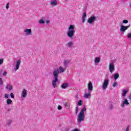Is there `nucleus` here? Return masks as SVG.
Here are the masks:
<instances>
[{
  "label": "nucleus",
  "instance_id": "nucleus-1",
  "mask_svg": "<svg viewBox=\"0 0 131 131\" xmlns=\"http://www.w3.org/2000/svg\"><path fill=\"white\" fill-rule=\"evenodd\" d=\"M64 72L65 70H64V68H63L62 67H60L59 69H54V70L53 72V75L54 77V79L52 81V86L54 89L57 88V82H58L59 80V79H58V77H59V74H60V73H62Z\"/></svg>",
  "mask_w": 131,
  "mask_h": 131
},
{
  "label": "nucleus",
  "instance_id": "nucleus-2",
  "mask_svg": "<svg viewBox=\"0 0 131 131\" xmlns=\"http://www.w3.org/2000/svg\"><path fill=\"white\" fill-rule=\"evenodd\" d=\"M85 111H86V108H85V105H84L83 108H81L78 115L77 123L79 124L80 122H82V121H84V118H85L84 112H85Z\"/></svg>",
  "mask_w": 131,
  "mask_h": 131
},
{
  "label": "nucleus",
  "instance_id": "nucleus-3",
  "mask_svg": "<svg viewBox=\"0 0 131 131\" xmlns=\"http://www.w3.org/2000/svg\"><path fill=\"white\" fill-rule=\"evenodd\" d=\"M68 29V31L67 33V35L70 38L72 39V38L74 36V33H75V27H74V25H71Z\"/></svg>",
  "mask_w": 131,
  "mask_h": 131
},
{
  "label": "nucleus",
  "instance_id": "nucleus-4",
  "mask_svg": "<svg viewBox=\"0 0 131 131\" xmlns=\"http://www.w3.org/2000/svg\"><path fill=\"white\" fill-rule=\"evenodd\" d=\"M129 27H130V25L127 26H124L123 25H122V24H121L120 28V32L121 33V34L123 35L124 32H125V31H126V30H127Z\"/></svg>",
  "mask_w": 131,
  "mask_h": 131
},
{
  "label": "nucleus",
  "instance_id": "nucleus-5",
  "mask_svg": "<svg viewBox=\"0 0 131 131\" xmlns=\"http://www.w3.org/2000/svg\"><path fill=\"white\" fill-rule=\"evenodd\" d=\"M109 85V80L108 79H105L103 82L102 83V89L105 91Z\"/></svg>",
  "mask_w": 131,
  "mask_h": 131
},
{
  "label": "nucleus",
  "instance_id": "nucleus-6",
  "mask_svg": "<svg viewBox=\"0 0 131 131\" xmlns=\"http://www.w3.org/2000/svg\"><path fill=\"white\" fill-rule=\"evenodd\" d=\"M97 18L98 17H96L95 16H92L88 19V23L89 24H93L95 20H97Z\"/></svg>",
  "mask_w": 131,
  "mask_h": 131
},
{
  "label": "nucleus",
  "instance_id": "nucleus-7",
  "mask_svg": "<svg viewBox=\"0 0 131 131\" xmlns=\"http://www.w3.org/2000/svg\"><path fill=\"white\" fill-rule=\"evenodd\" d=\"M110 72L112 73L113 71H114V62H111V63L109 64L108 66Z\"/></svg>",
  "mask_w": 131,
  "mask_h": 131
},
{
  "label": "nucleus",
  "instance_id": "nucleus-8",
  "mask_svg": "<svg viewBox=\"0 0 131 131\" xmlns=\"http://www.w3.org/2000/svg\"><path fill=\"white\" fill-rule=\"evenodd\" d=\"M21 63V60H18L16 61V63L15 65V68L14 69V71H17L18 69H19V67H20V63Z\"/></svg>",
  "mask_w": 131,
  "mask_h": 131
},
{
  "label": "nucleus",
  "instance_id": "nucleus-9",
  "mask_svg": "<svg viewBox=\"0 0 131 131\" xmlns=\"http://www.w3.org/2000/svg\"><path fill=\"white\" fill-rule=\"evenodd\" d=\"M93 83H92L91 82H89L88 85V92H90L91 93V92L93 91Z\"/></svg>",
  "mask_w": 131,
  "mask_h": 131
},
{
  "label": "nucleus",
  "instance_id": "nucleus-10",
  "mask_svg": "<svg viewBox=\"0 0 131 131\" xmlns=\"http://www.w3.org/2000/svg\"><path fill=\"white\" fill-rule=\"evenodd\" d=\"M124 105H129V103L128 102V100L126 99H125L124 101H123L121 107L122 108L124 107Z\"/></svg>",
  "mask_w": 131,
  "mask_h": 131
},
{
  "label": "nucleus",
  "instance_id": "nucleus-11",
  "mask_svg": "<svg viewBox=\"0 0 131 131\" xmlns=\"http://www.w3.org/2000/svg\"><path fill=\"white\" fill-rule=\"evenodd\" d=\"M25 33L26 35H30L31 34V29H26L25 30Z\"/></svg>",
  "mask_w": 131,
  "mask_h": 131
},
{
  "label": "nucleus",
  "instance_id": "nucleus-12",
  "mask_svg": "<svg viewBox=\"0 0 131 131\" xmlns=\"http://www.w3.org/2000/svg\"><path fill=\"white\" fill-rule=\"evenodd\" d=\"M85 18H86V13L84 12L83 13L82 16V23H84L85 22Z\"/></svg>",
  "mask_w": 131,
  "mask_h": 131
},
{
  "label": "nucleus",
  "instance_id": "nucleus-13",
  "mask_svg": "<svg viewBox=\"0 0 131 131\" xmlns=\"http://www.w3.org/2000/svg\"><path fill=\"white\" fill-rule=\"evenodd\" d=\"M21 96L23 98H26V96H27V91L25 89L22 91Z\"/></svg>",
  "mask_w": 131,
  "mask_h": 131
},
{
  "label": "nucleus",
  "instance_id": "nucleus-14",
  "mask_svg": "<svg viewBox=\"0 0 131 131\" xmlns=\"http://www.w3.org/2000/svg\"><path fill=\"white\" fill-rule=\"evenodd\" d=\"M68 85H69V83H63L61 84V89H67V88H68Z\"/></svg>",
  "mask_w": 131,
  "mask_h": 131
},
{
  "label": "nucleus",
  "instance_id": "nucleus-15",
  "mask_svg": "<svg viewBox=\"0 0 131 131\" xmlns=\"http://www.w3.org/2000/svg\"><path fill=\"white\" fill-rule=\"evenodd\" d=\"M6 89H7V90H8V91H12V90H13V86H12L10 84H8L6 85Z\"/></svg>",
  "mask_w": 131,
  "mask_h": 131
},
{
  "label": "nucleus",
  "instance_id": "nucleus-16",
  "mask_svg": "<svg viewBox=\"0 0 131 131\" xmlns=\"http://www.w3.org/2000/svg\"><path fill=\"white\" fill-rule=\"evenodd\" d=\"M122 96L123 97H125V96H126V94H127V93H128V90H122Z\"/></svg>",
  "mask_w": 131,
  "mask_h": 131
},
{
  "label": "nucleus",
  "instance_id": "nucleus-17",
  "mask_svg": "<svg viewBox=\"0 0 131 131\" xmlns=\"http://www.w3.org/2000/svg\"><path fill=\"white\" fill-rule=\"evenodd\" d=\"M50 4L52 6H57V5H58V2H57V0H53L51 2Z\"/></svg>",
  "mask_w": 131,
  "mask_h": 131
},
{
  "label": "nucleus",
  "instance_id": "nucleus-18",
  "mask_svg": "<svg viewBox=\"0 0 131 131\" xmlns=\"http://www.w3.org/2000/svg\"><path fill=\"white\" fill-rule=\"evenodd\" d=\"M91 97V92L88 91V93H85L84 95V97L86 98V99H89Z\"/></svg>",
  "mask_w": 131,
  "mask_h": 131
},
{
  "label": "nucleus",
  "instance_id": "nucleus-19",
  "mask_svg": "<svg viewBox=\"0 0 131 131\" xmlns=\"http://www.w3.org/2000/svg\"><path fill=\"white\" fill-rule=\"evenodd\" d=\"M100 60H101V58L100 57H96L94 60V62L95 63H96L97 64H98V63H100Z\"/></svg>",
  "mask_w": 131,
  "mask_h": 131
},
{
  "label": "nucleus",
  "instance_id": "nucleus-20",
  "mask_svg": "<svg viewBox=\"0 0 131 131\" xmlns=\"http://www.w3.org/2000/svg\"><path fill=\"white\" fill-rule=\"evenodd\" d=\"M119 78V74L118 73H116L114 74V78L115 80L118 79Z\"/></svg>",
  "mask_w": 131,
  "mask_h": 131
},
{
  "label": "nucleus",
  "instance_id": "nucleus-21",
  "mask_svg": "<svg viewBox=\"0 0 131 131\" xmlns=\"http://www.w3.org/2000/svg\"><path fill=\"white\" fill-rule=\"evenodd\" d=\"M68 64H69V61L64 60L63 62V65L65 68H67V66H68Z\"/></svg>",
  "mask_w": 131,
  "mask_h": 131
},
{
  "label": "nucleus",
  "instance_id": "nucleus-22",
  "mask_svg": "<svg viewBox=\"0 0 131 131\" xmlns=\"http://www.w3.org/2000/svg\"><path fill=\"white\" fill-rule=\"evenodd\" d=\"M82 104H83V101L82 100H80L78 102V106H82Z\"/></svg>",
  "mask_w": 131,
  "mask_h": 131
},
{
  "label": "nucleus",
  "instance_id": "nucleus-23",
  "mask_svg": "<svg viewBox=\"0 0 131 131\" xmlns=\"http://www.w3.org/2000/svg\"><path fill=\"white\" fill-rule=\"evenodd\" d=\"M12 102H13V101L12 100L8 99L7 100V105H11V104H12Z\"/></svg>",
  "mask_w": 131,
  "mask_h": 131
},
{
  "label": "nucleus",
  "instance_id": "nucleus-24",
  "mask_svg": "<svg viewBox=\"0 0 131 131\" xmlns=\"http://www.w3.org/2000/svg\"><path fill=\"white\" fill-rule=\"evenodd\" d=\"M69 48H72V46H73V42L70 41L68 44Z\"/></svg>",
  "mask_w": 131,
  "mask_h": 131
},
{
  "label": "nucleus",
  "instance_id": "nucleus-25",
  "mask_svg": "<svg viewBox=\"0 0 131 131\" xmlns=\"http://www.w3.org/2000/svg\"><path fill=\"white\" fill-rule=\"evenodd\" d=\"M127 23H128V20H127V19H124L122 21V25L123 24H127Z\"/></svg>",
  "mask_w": 131,
  "mask_h": 131
},
{
  "label": "nucleus",
  "instance_id": "nucleus-26",
  "mask_svg": "<svg viewBox=\"0 0 131 131\" xmlns=\"http://www.w3.org/2000/svg\"><path fill=\"white\" fill-rule=\"evenodd\" d=\"M39 23L40 24H45V20L42 18V19H40L39 20Z\"/></svg>",
  "mask_w": 131,
  "mask_h": 131
},
{
  "label": "nucleus",
  "instance_id": "nucleus-27",
  "mask_svg": "<svg viewBox=\"0 0 131 131\" xmlns=\"http://www.w3.org/2000/svg\"><path fill=\"white\" fill-rule=\"evenodd\" d=\"M117 82L114 81L112 84V86H113V88H115L117 85Z\"/></svg>",
  "mask_w": 131,
  "mask_h": 131
},
{
  "label": "nucleus",
  "instance_id": "nucleus-28",
  "mask_svg": "<svg viewBox=\"0 0 131 131\" xmlns=\"http://www.w3.org/2000/svg\"><path fill=\"white\" fill-rule=\"evenodd\" d=\"M109 110H113V103H111L108 107Z\"/></svg>",
  "mask_w": 131,
  "mask_h": 131
},
{
  "label": "nucleus",
  "instance_id": "nucleus-29",
  "mask_svg": "<svg viewBox=\"0 0 131 131\" xmlns=\"http://www.w3.org/2000/svg\"><path fill=\"white\" fill-rule=\"evenodd\" d=\"M4 84V81H3V78H0V85H3Z\"/></svg>",
  "mask_w": 131,
  "mask_h": 131
},
{
  "label": "nucleus",
  "instance_id": "nucleus-30",
  "mask_svg": "<svg viewBox=\"0 0 131 131\" xmlns=\"http://www.w3.org/2000/svg\"><path fill=\"white\" fill-rule=\"evenodd\" d=\"M78 113V106H76L75 108V114L77 115Z\"/></svg>",
  "mask_w": 131,
  "mask_h": 131
},
{
  "label": "nucleus",
  "instance_id": "nucleus-31",
  "mask_svg": "<svg viewBox=\"0 0 131 131\" xmlns=\"http://www.w3.org/2000/svg\"><path fill=\"white\" fill-rule=\"evenodd\" d=\"M3 63H4V59L0 58V65H3Z\"/></svg>",
  "mask_w": 131,
  "mask_h": 131
},
{
  "label": "nucleus",
  "instance_id": "nucleus-32",
  "mask_svg": "<svg viewBox=\"0 0 131 131\" xmlns=\"http://www.w3.org/2000/svg\"><path fill=\"white\" fill-rule=\"evenodd\" d=\"M10 97L12 98V99H14L15 98V96H14V94L13 93H11L10 94Z\"/></svg>",
  "mask_w": 131,
  "mask_h": 131
},
{
  "label": "nucleus",
  "instance_id": "nucleus-33",
  "mask_svg": "<svg viewBox=\"0 0 131 131\" xmlns=\"http://www.w3.org/2000/svg\"><path fill=\"white\" fill-rule=\"evenodd\" d=\"M4 98H5V99H8L9 98V95H8V94H5Z\"/></svg>",
  "mask_w": 131,
  "mask_h": 131
},
{
  "label": "nucleus",
  "instance_id": "nucleus-34",
  "mask_svg": "<svg viewBox=\"0 0 131 131\" xmlns=\"http://www.w3.org/2000/svg\"><path fill=\"white\" fill-rule=\"evenodd\" d=\"M7 74H8V72H7V71H5V72H4V73H3V76H5V75H6Z\"/></svg>",
  "mask_w": 131,
  "mask_h": 131
},
{
  "label": "nucleus",
  "instance_id": "nucleus-35",
  "mask_svg": "<svg viewBox=\"0 0 131 131\" xmlns=\"http://www.w3.org/2000/svg\"><path fill=\"white\" fill-rule=\"evenodd\" d=\"M57 108L58 110H62V106L61 105H58Z\"/></svg>",
  "mask_w": 131,
  "mask_h": 131
},
{
  "label": "nucleus",
  "instance_id": "nucleus-36",
  "mask_svg": "<svg viewBox=\"0 0 131 131\" xmlns=\"http://www.w3.org/2000/svg\"><path fill=\"white\" fill-rule=\"evenodd\" d=\"M11 123H12V120H10L8 121V122L7 123V124L8 125H10V124H11Z\"/></svg>",
  "mask_w": 131,
  "mask_h": 131
},
{
  "label": "nucleus",
  "instance_id": "nucleus-37",
  "mask_svg": "<svg viewBox=\"0 0 131 131\" xmlns=\"http://www.w3.org/2000/svg\"><path fill=\"white\" fill-rule=\"evenodd\" d=\"M72 131H80V130H79V129H78V128H75Z\"/></svg>",
  "mask_w": 131,
  "mask_h": 131
},
{
  "label": "nucleus",
  "instance_id": "nucleus-38",
  "mask_svg": "<svg viewBox=\"0 0 131 131\" xmlns=\"http://www.w3.org/2000/svg\"><path fill=\"white\" fill-rule=\"evenodd\" d=\"M70 130V128L69 127H67L65 128V131H69Z\"/></svg>",
  "mask_w": 131,
  "mask_h": 131
},
{
  "label": "nucleus",
  "instance_id": "nucleus-39",
  "mask_svg": "<svg viewBox=\"0 0 131 131\" xmlns=\"http://www.w3.org/2000/svg\"><path fill=\"white\" fill-rule=\"evenodd\" d=\"M129 126H127L126 128V131H129Z\"/></svg>",
  "mask_w": 131,
  "mask_h": 131
},
{
  "label": "nucleus",
  "instance_id": "nucleus-40",
  "mask_svg": "<svg viewBox=\"0 0 131 131\" xmlns=\"http://www.w3.org/2000/svg\"><path fill=\"white\" fill-rule=\"evenodd\" d=\"M46 23L47 24H49V23H50V20H47L46 21Z\"/></svg>",
  "mask_w": 131,
  "mask_h": 131
},
{
  "label": "nucleus",
  "instance_id": "nucleus-41",
  "mask_svg": "<svg viewBox=\"0 0 131 131\" xmlns=\"http://www.w3.org/2000/svg\"><path fill=\"white\" fill-rule=\"evenodd\" d=\"M10 4L9 3H8L7 5H6V9H9V5Z\"/></svg>",
  "mask_w": 131,
  "mask_h": 131
},
{
  "label": "nucleus",
  "instance_id": "nucleus-42",
  "mask_svg": "<svg viewBox=\"0 0 131 131\" xmlns=\"http://www.w3.org/2000/svg\"><path fill=\"white\" fill-rule=\"evenodd\" d=\"M3 71H4V70L3 69L0 70V73H2Z\"/></svg>",
  "mask_w": 131,
  "mask_h": 131
},
{
  "label": "nucleus",
  "instance_id": "nucleus-43",
  "mask_svg": "<svg viewBox=\"0 0 131 131\" xmlns=\"http://www.w3.org/2000/svg\"><path fill=\"white\" fill-rule=\"evenodd\" d=\"M64 105H65L66 107H67V102H66V103H64Z\"/></svg>",
  "mask_w": 131,
  "mask_h": 131
},
{
  "label": "nucleus",
  "instance_id": "nucleus-44",
  "mask_svg": "<svg viewBox=\"0 0 131 131\" xmlns=\"http://www.w3.org/2000/svg\"><path fill=\"white\" fill-rule=\"evenodd\" d=\"M7 111H8V113H9V112H10V108H8Z\"/></svg>",
  "mask_w": 131,
  "mask_h": 131
},
{
  "label": "nucleus",
  "instance_id": "nucleus-45",
  "mask_svg": "<svg viewBox=\"0 0 131 131\" xmlns=\"http://www.w3.org/2000/svg\"><path fill=\"white\" fill-rule=\"evenodd\" d=\"M129 100H131V97L130 96L129 97Z\"/></svg>",
  "mask_w": 131,
  "mask_h": 131
}]
</instances>
